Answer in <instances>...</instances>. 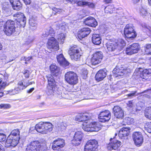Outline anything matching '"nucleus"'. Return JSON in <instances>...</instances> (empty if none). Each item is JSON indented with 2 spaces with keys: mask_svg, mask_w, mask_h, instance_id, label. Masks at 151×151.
<instances>
[{
  "mask_svg": "<svg viewBox=\"0 0 151 151\" xmlns=\"http://www.w3.org/2000/svg\"><path fill=\"white\" fill-rule=\"evenodd\" d=\"M57 58L58 63L60 65L64 66L69 65V63L66 60L62 54H60L58 55L57 56Z\"/></svg>",
  "mask_w": 151,
  "mask_h": 151,
  "instance_id": "obj_27",
  "label": "nucleus"
},
{
  "mask_svg": "<svg viewBox=\"0 0 151 151\" xmlns=\"http://www.w3.org/2000/svg\"><path fill=\"white\" fill-rule=\"evenodd\" d=\"M133 100L130 101H128V103L127 104V106L130 107L132 108L134 105V103L133 102Z\"/></svg>",
  "mask_w": 151,
  "mask_h": 151,
  "instance_id": "obj_52",
  "label": "nucleus"
},
{
  "mask_svg": "<svg viewBox=\"0 0 151 151\" xmlns=\"http://www.w3.org/2000/svg\"><path fill=\"white\" fill-rule=\"evenodd\" d=\"M125 37L127 39H133L137 35V34L134 30V27L131 24H127L124 30Z\"/></svg>",
  "mask_w": 151,
  "mask_h": 151,
  "instance_id": "obj_5",
  "label": "nucleus"
},
{
  "mask_svg": "<svg viewBox=\"0 0 151 151\" xmlns=\"http://www.w3.org/2000/svg\"><path fill=\"white\" fill-rule=\"evenodd\" d=\"M106 45L107 49L109 51L114 50L118 46L117 43L115 42H108L106 43Z\"/></svg>",
  "mask_w": 151,
  "mask_h": 151,
  "instance_id": "obj_28",
  "label": "nucleus"
},
{
  "mask_svg": "<svg viewBox=\"0 0 151 151\" xmlns=\"http://www.w3.org/2000/svg\"><path fill=\"white\" fill-rule=\"evenodd\" d=\"M32 59V57H28V58H26V59L25 60V63L27 64V62L29 61L30 60Z\"/></svg>",
  "mask_w": 151,
  "mask_h": 151,
  "instance_id": "obj_57",
  "label": "nucleus"
},
{
  "mask_svg": "<svg viewBox=\"0 0 151 151\" xmlns=\"http://www.w3.org/2000/svg\"><path fill=\"white\" fill-rule=\"evenodd\" d=\"M83 134V132L80 131H77L75 132L73 137V139L72 140V143L75 145H78L81 142Z\"/></svg>",
  "mask_w": 151,
  "mask_h": 151,
  "instance_id": "obj_14",
  "label": "nucleus"
},
{
  "mask_svg": "<svg viewBox=\"0 0 151 151\" xmlns=\"http://www.w3.org/2000/svg\"><path fill=\"white\" fill-rule=\"evenodd\" d=\"M18 86L14 89L8 91V93L11 95H14L19 93V91L23 90L26 87L25 84L23 85L22 81H19L18 83Z\"/></svg>",
  "mask_w": 151,
  "mask_h": 151,
  "instance_id": "obj_19",
  "label": "nucleus"
},
{
  "mask_svg": "<svg viewBox=\"0 0 151 151\" xmlns=\"http://www.w3.org/2000/svg\"><path fill=\"white\" fill-rule=\"evenodd\" d=\"M23 1L26 5L29 4L31 2L30 0H23Z\"/></svg>",
  "mask_w": 151,
  "mask_h": 151,
  "instance_id": "obj_55",
  "label": "nucleus"
},
{
  "mask_svg": "<svg viewBox=\"0 0 151 151\" xmlns=\"http://www.w3.org/2000/svg\"><path fill=\"white\" fill-rule=\"evenodd\" d=\"M9 85L6 82H4L2 84L0 85V89L2 90L6 86Z\"/></svg>",
  "mask_w": 151,
  "mask_h": 151,
  "instance_id": "obj_50",
  "label": "nucleus"
},
{
  "mask_svg": "<svg viewBox=\"0 0 151 151\" xmlns=\"http://www.w3.org/2000/svg\"><path fill=\"white\" fill-rule=\"evenodd\" d=\"M136 93V91H132L130 93L128 94L126 96L129 98H131L135 96Z\"/></svg>",
  "mask_w": 151,
  "mask_h": 151,
  "instance_id": "obj_49",
  "label": "nucleus"
},
{
  "mask_svg": "<svg viewBox=\"0 0 151 151\" xmlns=\"http://www.w3.org/2000/svg\"><path fill=\"white\" fill-rule=\"evenodd\" d=\"M131 129L129 127H123L119 131L118 133L119 137L123 138V137L127 136L129 133Z\"/></svg>",
  "mask_w": 151,
  "mask_h": 151,
  "instance_id": "obj_25",
  "label": "nucleus"
},
{
  "mask_svg": "<svg viewBox=\"0 0 151 151\" xmlns=\"http://www.w3.org/2000/svg\"><path fill=\"white\" fill-rule=\"evenodd\" d=\"M88 74V71L87 69L84 68L82 70V74L83 78L85 79L87 77Z\"/></svg>",
  "mask_w": 151,
  "mask_h": 151,
  "instance_id": "obj_46",
  "label": "nucleus"
},
{
  "mask_svg": "<svg viewBox=\"0 0 151 151\" xmlns=\"http://www.w3.org/2000/svg\"><path fill=\"white\" fill-rule=\"evenodd\" d=\"M145 127L148 132L151 133V122L146 123L145 125Z\"/></svg>",
  "mask_w": 151,
  "mask_h": 151,
  "instance_id": "obj_39",
  "label": "nucleus"
},
{
  "mask_svg": "<svg viewBox=\"0 0 151 151\" xmlns=\"http://www.w3.org/2000/svg\"><path fill=\"white\" fill-rule=\"evenodd\" d=\"M26 17L23 18V19H20L17 22H16V23L19 27H24L26 24Z\"/></svg>",
  "mask_w": 151,
  "mask_h": 151,
  "instance_id": "obj_34",
  "label": "nucleus"
},
{
  "mask_svg": "<svg viewBox=\"0 0 151 151\" xmlns=\"http://www.w3.org/2000/svg\"><path fill=\"white\" fill-rule=\"evenodd\" d=\"M140 13L141 15L143 17H146L148 15L147 11L143 8L141 9Z\"/></svg>",
  "mask_w": 151,
  "mask_h": 151,
  "instance_id": "obj_44",
  "label": "nucleus"
},
{
  "mask_svg": "<svg viewBox=\"0 0 151 151\" xmlns=\"http://www.w3.org/2000/svg\"><path fill=\"white\" fill-rule=\"evenodd\" d=\"M4 23L3 27L5 33L8 36L11 35L15 31V22L9 20Z\"/></svg>",
  "mask_w": 151,
  "mask_h": 151,
  "instance_id": "obj_4",
  "label": "nucleus"
},
{
  "mask_svg": "<svg viewBox=\"0 0 151 151\" xmlns=\"http://www.w3.org/2000/svg\"><path fill=\"white\" fill-rule=\"evenodd\" d=\"M106 70L105 69L100 70L96 75V80L98 81L103 80L106 75Z\"/></svg>",
  "mask_w": 151,
  "mask_h": 151,
  "instance_id": "obj_22",
  "label": "nucleus"
},
{
  "mask_svg": "<svg viewBox=\"0 0 151 151\" xmlns=\"http://www.w3.org/2000/svg\"><path fill=\"white\" fill-rule=\"evenodd\" d=\"M112 0H104V1L106 3L108 4L111 3Z\"/></svg>",
  "mask_w": 151,
  "mask_h": 151,
  "instance_id": "obj_60",
  "label": "nucleus"
},
{
  "mask_svg": "<svg viewBox=\"0 0 151 151\" xmlns=\"http://www.w3.org/2000/svg\"><path fill=\"white\" fill-rule=\"evenodd\" d=\"M6 139V135L1 133H0V142L4 141Z\"/></svg>",
  "mask_w": 151,
  "mask_h": 151,
  "instance_id": "obj_47",
  "label": "nucleus"
},
{
  "mask_svg": "<svg viewBox=\"0 0 151 151\" xmlns=\"http://www.w3.org/2000/svg\"><path fill=\"white\" fill-rule=\"evenodd\" d=\"M130 70L125 68L122 65H117L113 71L114 76L115 77L118 76H122L126 75L129 73Z\"/></svg>",
  "mask_w": 151,
  "mask_h": 151,
  "instance_id": "obj_9",
  "label": "nucleus"
},
{
  "mask_svg": "<svg viewBox=\"0 0 151 151\" xmlns=\"http://www.w3.org/2000/svg\"><path fill=\"white\" fill-rule=\"evenodd\" d=\"M65 35L64 33H61L57 36V38L59 40L61 43H63L65 40Z\"/></svg>",
  "mask_w": 151,
  "mask_h": 151,
  "instance_id": "obj_37",
  "label": "nucleus"
},
{
  "mask_svg": "<svg viewBox=\"0 0 151 151\" xmlns=\"http://www.w3.org/2000/svg\"><path fill=\"white\" fill-rule=\"evenodd\" d=\"M148 2L149 5L151 6V0H148Z\"/></svg>",
  "mask_w": 151,
  "mask_h": 151,
  "instance_id": "obj_64",
  "label": "nucleus"
},
{
  "mask_svg": "<svg viewBox=\"0 0 151 151\" xmlns=\"http://www.w3.org/2000/svg\"><path fill=\"white\" fill-rule=\"evenodd\" d=\"M46 147V141L43 139L28 144L25 151H43Z\"/></svg>",
  "mask_w": 151,
  "mask_h": 151,
  "instance_id": "obj_1",
  "label": "nucleus"
},
{
  "mask_svg": "<svg viewBox=\"0 0 151 151\" xmlns=\"http://www.w3.org/2000/svg\"><path fill=\"white\" fill-rule=\"evenodd\" d=\"M53 127V125L50 123L42 122L37 124L35 126V129L39 132L47 134L52 130Z\"/></svg>",
  "mask_w": 151,
  "mask_h": 151,
  "instance_id": "obj_3",
  "label": "nucleus"
},
{
  "mask_svg": "<svg viewBox=\"0 0 151 151\" xmlns=\"http://www.w3.org/2000/svg\"><path fill=\"white\" fill-rule=\"evenodd\" d=\"M11 107V105L9 104H1L0 105V109H8Z\"/></svg>",
  "mask_w": 151,
  "mask_h": 151,
  "instance_id": "obj_42",
  "label": "nucleus"
},
{
  "mask_svg": "<svg viewBox=\"0 0 151 151\" xmlns=\"http://www.w3.org/2000/svg\"><path fill=\"white\" fill-rule=\"evenodd\" d=\"M41 96L40 95H38L36 97V99H40Z\"/></svg>",
  "mask_w": 151,
  "mask_h": 151,
  "instance_id": "obj_63",
  "label": "nucleus"
},
{
  "mask_svg": "<svg viewBox=\"0 0 151 151\" xmlns=\"http://www.w3.org/2000/svg\"><path fill=\"white\" fill-rule=\"evenodd\" d=\"M52 148L54 150L59 149L63 147L65 145V141L62 139H58L53 141Z\"/></svg>",
  "mask_w": 151,
  "mask_h": 151,
  "instance_id": "obj_18",
  "label": "nucleus"
},
{
  "mask_svg": "<svg viewBox=\"0 0 151 151\" xmlns=\"http://www.w3.org/2000/svg\"><path fill=\"white\" fill-rule=\"evenodd\" d=\"M20 132L18 129L12 130L8 137L6 142L7 147L16 146L19 143V139Z\"/></svg>",
  "mask_w": 151,
  "mask_h": 151,
  "instance_id": "obj_2",
  "label": "nucleus"
},
{
  "mask_svg": "<svg viewBox=\"0 0 151 151\" xmlns=\"http://www.w3.org/2000/svg\"><path fill=\"white\" fill-rule=\"evenodd\" d=\"M47 78L48 82L47 86V93L48 95L53 94L55 90V81L51 75H48Z\"/></svg>",
  "mask_w": 151,
  "mask_h": 151,
  "instance_id": "obj_7",
  "label": "nucleus"
},
{
  "mask_svg": "<svg viewBox=\"0 0 151 151\" xmlns=\"http://www.w3.org/2000/svg\"><path fill=\"white\" fill-rule=\"evenodd\" d=\"M151 75V73L148 70L145 69L143 70L140 73V76L141 78L145 80L150 79L149 77Z\"/></svg>",
  "mask_w": 151,
  "mask_h": 151,
  "instance_id": "obj_31",
  "label": "nucleus"
},
{
  "mask_svg": "<svg viewBox=\"0 0 151 151\" xmlns=\"http://www.w3.org/2000/svg\"><path fill=\"white\" fill-rule=\"evenodd\" d=\"M56 25L57 26L56 29H58L60 28V27H62V25L61 23H58L56 24Z\"/></svg>",
  "mask_w": 151,
  "mask_h": 151,
  "instance_id": "obj_58",
  "label": "nucleus"
},
{
  "mask_svg": "<svg viewBox=\"0 0 151 151\" xmlns=\"http://www.w3.org/2000/svg\"><path fill=\"white\" fill-rule=\"evenodd\" d=\"M142 50H144L145 51V54L149 55L151 50V44H147L146 46L144 47V49Z\"/></svg>",
  "mask_w": 151,
  "mask_h": 151,
  "instance_id": "obj_35",
  "label": "nucleus"
},
{
  "mask_svg": "<svg viewBox=\"0 0 151 151\" xmlns=\"http://www.w3.org/2000/svg\"><path fill=\"white\" fill-rule=\"evenodd\" d=\"M34 88H31L30 89L28 90L27 92L29 93H31L34 90Z\"/></svg>",
  "mask_w": 151,
  "mask_h": 151,
  "instance_id": "obj_59",
  "label": "nucleus"
},
{
  "mask_svg": "<svg viewBox=\"0 0 151 151\" xmlns=\"http://www.w3.org/2000/svg\"><path fill=\"white\" fill-rule=\"evenodd\" d=\"M65 79L68 83L74 85L78 82V77L76 73L73 72H68L65 75Z\"/></svg>",
  "mask_w": 151,
  "mask_h": 151,
  "instance_id": "obj_6",
  "label": "nucleus"
},
{
  "mask_svg": "<svg viewBox=\"0 0 151 151\" xmlns=\"http://www.w3.org/2000/svg\"><path fill=\"white\" fill-rule=\"evenodd\" d=\"M13 9L18 10L22 7V4L19 0H9Z\"/></svg>",
  "mask_w": 151,
  "mask_h": 151,
  "instance_id": "obj_26",
  "label": "nucleus"
},
{
  "mask_svg": "<svg viewBox=\"0 0 151 151\" xmlns=\"http://www.w3.org/2000/svg\"><path fill=\"white\" fill-rule=\"evenodd\" d=\"M29 24L31 26L33 27H36L37 25L36 21L33 19H30L29 20Z\"/></svg>",
  "mask_w": 151,
  "mask_h": 151,
  "instance_id": "obj_43",
  "label": "nucleus"
},
{
  "mask_svg": "<svg viewBox=\"0 0 151 151\" xmlns=\"http://www.w3.org/2000/svg\"><path fill=\"white\" fill-rule=\"evenodd\" d=\"M50 70L51 74L55 76H57L61 73L60 68L55 65L52 64L50 65Z\"/></svg>",
  "mask_w": 151,
  "mask_h": 151,
  "instance_id": "obj_23",
  "label": "nucleus"
},
{
  "mask_svg": "<svg viewBox=\"0 0 151 151\" xmlns=\"http://www.w3.org/2000/svg\"><path fill=\"white\" fill-rule=\"evenodd\" d=\"M47 47L51 51H56L59 49L58 43L53 37H51L48 40Z\"/></svg>",
  "mask_w": 151,
  "mask_h": 151,
  "instance_id": "obj_12",
  "label": "nucleus"
},
{
  "mask_svg": "<svg viewBox=\"0 0 151 151\" xmlns=\"http://www.w3.org/2000/svg\"><path fill=\"white\" fill-rule=\"evenodd\" d=\"M29 71L27 70H25L23 72V74L26 78H27L29 77Z\"/></svg>",
  "mask_w": 151,
  "mask_h": 151,
  "instance_id": "obj_51",
  "label": "nucleus"
},
{
  "mask_svg": "<svg viewBox=\"0 0 151 151\" xmlns=\"http://www.w3.org/2000/svg\"><path fill=\"white\" fill-rule=\"evenodd\" d=\"M103 57V53L101 52H97L93 55L91 60L92 65H95L101 62Z\"/></svg>",
  "mask_w": 151,
  "mask_h": 151,
  "instance_id": "obj_11",
  "label": "nucleus"
},
{
  "mask_svg": "<svg viewBox=\"0 0 151 151\" xmlns=\"http://www.w3.org/2000/svg\"><path fill=\"white\" fill-rule=\"evenodd\" d=\"M49 30V31L50 32H51V33H50L51 34H53L54 33V31L53 29L52 28H50V29H48Z\"/></svg>",
  "mask_w": 151,
  "mask_h": 151,
  "instance_id": "obj_61",
  "label": "nucleus"
},
{
  "mask_svg": "<svg viewBox=\"0 0 151 151\" xmlns=\"http://www.w3.org/2000/svg\"><path fill=\"white\" fill-rule=\"evenodd\" d=\"M145 115L147 118L151 119V111L147 107L145 111Z\"/></svg>",
  "mask_w": 151,
  "mask_h": 151,
  "instance_id": "obj_36",
  "label": "nucleus"
},
{
  "mask_svg": "<svg viewBox=\"0 0 151 151\" xmlns=\"http://www.w3.org/2000/svg\"><path fill=\"white\" fill-rule=\"evenodd\" d=\"M133 119L130 117H126L124 120V122L129 125L133 122Z\"/></svg>",
  "mask_w": 151,
  "mask_h": 151,
  "instance_id": "obj_41",
  "label": "nucleus"
},
{
  "mask_svg": "<svg viewBox=\"0 0 151 151\" xmlns=\"http://www.w3.org/2000/svg\"><path fill=\"white\" fill-rule=\"evenodd\" d=\"M132 137L136 145L140 146L143 141V138L142 134L140 132H134Z\"/></svg>",
  "mask_w": 151,
  "mask_h": 151,
  "instance_id": "obj_13",
  "label": "nucleus"
},
{
  "mask_svg": "<svg viewBox=\"0 0 151 151\" xmlns=\"http://www.w3.org/2000/svg\"><path fill=\"white\" fill-rule=\"evenodd\" d=\"M115 116L117 118L122 119L124 116V112L122 108L118 106H115L113 109Z\"/></svg>",
  "mask_w": 151,
  "mask_h": 151,
  "instance_id": "obj_21",
  "label": "nucleus"
},
{
  "mask_svg": "<svg viewBox=\"0 0 151 151\" xmlns=\"http://www.w3.org/2000/svg\"><path fill=\"white\" fill-rule=\"evenodd\" d=\"M133 2L134 3H136L138 2L139 0H132Z\"/></svg>",
  "mask_w": 151,
  "mask_h": 151,
  "instance_id": "obj_62",
  "label": "nucleus"
},
{
  "mask_svg": "<svg viewBox=\"0 0 151 151\" xmlns=\"http://www.w3.org/2000/svg\"><path fill=\"white\" fill-rule=\"evenodd\" d=\"M51 32H50L48 30H47L45 33H43V36L44 37H46L48 36L50 33H51Z\"/></svg>",
  "mask_w": 151,
  "mask_h": 151,
  "instance_id": "obj_54",
  "label": "nucleus"
},
{
  "mask_svg": "<svg viewBox=\"0 0 151 151\" xmlns=\"http://www.w3.org/2000/svg\"><path fill=\"white\" fill-rule=\"evenodd\" d=\"M97 144V141L95 139L88 141L85 146L84 151H96Z\"/></svg>",
  "mask_w": 151,
  "mask_h": 151,
  "instance_id": "obj_10",
  "label": "nucleus"
},
{
  "mask_svg": "<svg viewBox=\"0 0 151 151\" xmlns=\"http://www.w3.org/2000/svg\"><path fill=\"white\" fill-rule=\"evenodd\" d=\"M86 131L87 132H98L100 129V125L95 122H93L92 127L89 128H85Z\"/></svg>",
  "mask_w": 151,
  "mask_h": 151,
  "instance_id": "obj_29",
  "label": "nucleus"
},
{
  "mask_svg": "<svg viewBox=\"0 0 151 151\" xmlns=\"http://www.w3.org/2000/svg\"><path fill=\"white\" fill-rule=\"evenodd\" d=\"M91 30L88 27H83L78 32V37L80 40L87 36L90 33Z\"/></svg>",
  "mask_w": 151,
  "mask_h": 151,
  "instance_id": "obj_20",
  "label": "nucleus"
},
{
  "mask_svg": "<svg viewBox=\"0 0 151 151\" xmlns=\"http://www.w3.org/2000/svg\"><path fill=\"white\" fill-rule=\"evenodd\" d=\"M111 117V113L108 110L102 111L99 115V119L101 122H106L108 121Z\"/></svg>",
  "mask_w": 151,
  "mask_h": 151,
  "instance_id": "obj_17",
  "label": "nucleus"
},
{
  "mask_svg": "<svg viewBox=\"0 0 151 151\" xmlns=\"http://www.w3.org/2000/svg\"><path fill=\"white\" fill-rule=\"evenodd\" d=\"M68 53L71 59L74 60H79L81 56L80 51L76 45L73 46L70 48Z\"/></svg>",
  "mask_w": 151,
  "mask_h": 151,
  "instance_id": "obj_8",
  "label": "nucleus"
},
{
  "mask_svg": "<svg viewBox=\"0 0 151 151\" xmlns=\"http://www.w3.org/2000/svg\"><path fill=\"white\" fill-rule=\"evenodd\" d=\"M139 48L140 47L138 44L134 43L127 48L126 52L128 55H131L137 52Z\"/></svg>",
  "mask_w": 151,
  "mask_h": 151,
  "instance_id": "obj_15",
  "label": "nucleus"
},
{
  "mask_svg": "<svg viewBox=\"0 0 151 151\" xmlns=\"http://www.w3.org/2000/svg\"><path fill=\"white\" fill-rule=\"evenodd\" d=\"M86 6H88L90 8H93L94 7L95 5L92 3L86 2Z\"/></svg>",
  "mask_w": 151,
  "mask_h": 151,
  "instance_id": "obj_53",
  "label": "nucleus"
},
{
  "mask_svg": "<svg viewBox=\"0 0 151 151\" xmlns=\"http://www.w3.org/2000/svg\"><path fill=\"white\" fill-rule=\"evenodd\" d=\"M93 122H91L90 123H84L83 124V127H82L83 129V130L86 131V129L85 128H87V127L88 128H91V127H92V124H93Z\"/></svg>",
  "mask_w": 151,
  "mask_h": 151,
  "instance_id": "obj_40",
  "label": "nucleus"
},
{
  "mask_svg": "<svg viewBox=\"0 0 151 151\" xmlns=\"http://www.w3.org/2000/svg\"><path fill=\"white\" fill-rule=\"evenodd\" d=\"M14 19H15V22H17L25 17L23 14L20 12H17L14 15Z\"/></svg>",
  "mask_w": 151,
  "mask_h": 151,
  "instance_id": "obj_33",
  "label": "nucleus"
},
{
  "mask_svg": "<svg viewBox=\"0 0 151 151\" xmlns=\"http://www.w3.org/2000/svg\"><path fill=\"white\" fill-rule=\"evenodd\" d=\"M118 46L120 47H123L126 45V43L122 39H119L118 42Z\"/></svg>",
  "mask_w": 151,
  "mask_h": 151,
  "instance_id": "obj_38",
  "label": "nucleus"
},
{
  "mask_svg": "<svg viewBox=\"0 0 151 151\" xmlns=\"http://www.w3.org/2000/svg\"><path fill=\"white\" fill-rule=\"evenodd\" d=\"M84 23L86 25L93 27H95L97 25V22L96 19L92 17L87 18L85 20Z\"/></svg>",
  "mask_w": 151,
  "mask_h": 151,
  "instance_id": "obj_24",
  "label": "nucleus"
},
{
  "mask_svg": "<svg viewBox=\"0 0 151 151\" xmlns=\"http://www.w3.org/2000/svg\"><path fill=\"white\" fill-rule=\"evenodd\" d=\"M86 2L83 1H80L77 2V4L78 6H86Z\"/></svg>",
  "mask_w": 151,
  "mask_h": 151,
  "instance_id": "obj_48",
  "label": "nucleus"
},
{
  "mask_svg": "<svg viewBox=\"0 0 151 151\" xmlns=\"http://www.w3.org/2000/svg\"><path fill=\"white\" fill-rule=\"evenodd\" d=\"M101 39L99 34H93L92 37V41L93 43L96 45H99L101 43Z\"/></svg>",
  "mask_w": 151,
  "mask_h": 151,
  "instance_id": "obj_30",
  "label": "nucleus"
},
{
  "mask_svg": "<svg viewBox=\"0 0 151 151\" xmlns=\"http://www.w3.org/2000/svg\"><path fill=\"white\" fill-rule=\"evenodd\" d=\"M34 83H35V82H29V81L28 80V82L26 83V84H25V85L27 87V86H29L30 85H31V84H34Z\"/></svg>",
  "mask_w": 151,
  "mask_h": 151,
  "instance_id": "obj_56",
  "label": "nucleus"
},
{
  "mask_svg": "<svg viewBox=\"0 0 151 151\" xmlns=\"http://www.w3.org/2000/svg\"><path fill=\"white\" fill-rule=\"evenodd\" d=\"M52 9L53 11L55 12L53 13L54 14H55L56 13H60L63 11V9H62L57 8L56 7H54L52 8Z\"/></svg>",
  "mask_w": 151,
  "mask_h": 151,
  "instance_id": "obj_45",
  "label": "nucleus"
},
{
  "mask_svg": "<svg viewBox=\"0 0 151 151\" xmlns=\"http://www.w3.org/2000/svg\"><path fill=\"white\" fill-rule=\"evenodd\" d=\"M78 117L79 122L86 121L90 118L89 114L87 113L80 114Z\"/></svg>",
  "mask_w": 151,
  "mask_h": 151,
  "instance_id": "obj_32",
  "label": "nucleus"
},
{
  "mask_svg": "<svg viewBox=\"0 0 151 151\" xmlns=\"http://www.w3.org/2000/svg\"><path fill=\"white\" fill-rule=\"evenodd\" d=\"M110 141V142L107 147L108 149L110 150H116L122 144L120 141L115 139L114 138H111Z\"/></svg>",
  "mask_w": 151,
  "mask_h": 151,
  "instance_id": "obj_16",
  "label": "nucleus"
}]
</instances>
